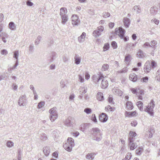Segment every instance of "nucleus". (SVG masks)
I'll list each match as a JSON object with an SVG mask.
<instances>
[{"label": "nucleus", "instance_id": "nucleus-59", "mask_svg": "<svg viewBox=\"0 0 160 160\" xmlns=\"http://www.w3.org/2000/svg\"><path fill=\"white\" fill-rule=\"evenodd\" d=\"M105 109L106 110H110L111 111L112 108L110 105H108L107 107H105Z\"/></svg>", "mask_w": 160, "mask_h": 160}, {"label": "nucleus", "instance_id": "nucleus-24", "mask_svg": "<svg viewBox=\"0 0 160 160\" xmlns=\"http://www.w3.org/2000/svg\"><path fill=\"white\" fill-rule=\"evenodd\" d=\"M97 99L99 101H102L104 99L103 94L101 92H98L97 95Z\"/></svg>", "mask_w": 160, "mask_h": 160}, {"label": "nucleus", "instance_id": "nucleus-36", "mask_svg": "<svg viewBox=\"0 0 160 160\" xmlns=\"http://www.w3.org/2000/svg\"><path fill=\"white\" fill-rule=\"evenodd\" d=\"M131 58V55L128 54L125 57V62H126L127 64H128L129 62H130Z\"/></svg>", "mask_w": 160, "mask_h": 160}, {"label": "nucleus", "instance_id": "nucleus-16", "mask_svg": "<svg viewBox=\"0 0 160 160\" xmlns=\"http://www.w3.org/2000/svg\"><path fill=\"white\" fill-rule=\"evenodd\" d=\"M93 80L95 82H98L99 81L101 80L102 78H103V76L102 75L99 76L98 77L95 75H93L92 77Z\"/></svg>", "mask_w": 160, "mask_h": 160}, {"label": "nucleus", "instance_id": "nucleus-41", "mask_svg": "<svg viewBox=\"0 0 160 160\" xmlns=\"http://www.w3.org/2000/svg\"><path fill=\"white\" fill-rule=\"evenodd\" d=\"M109 48V43H105L103 47V51H105Z\"/></svg>", "mask_w": 160, "mask_h": 160}, {"label": "nucleus", "instance_id": "nucleus-26", "mask_svg": "<svg viewBox=\"0 0 160 160\" xmlns=\"http://www.w3.org/2000/svg\"><path fill=\"white\" fill-rule=\"evenodd\" d=\"M75 63L77 65L79 64L81 62V58L78 55H75L74 57Z\"/></svg>", "mask_w": 160, "mask_h": 160}, {"label": "nucleus", "instance_id": "nucleus-8", "mask_svg": "<svg viewBox=\"0 0 160 160\" xmlns=\"http://www.w3.org/2000/svg\"><path fill=\"white\" fill-rule=\"evenodd\" d=\"M75 122V120L72 117H69L65 121V125L68 127H72Z\"/></svg>", "mask_w": 160, "mask_h": 160}, {"label": "nucleus", "instance_id": "nucleus-61", "mask_svg": "<svg viewBox=\"0 0 160 160\" xmlns=\"http://www.w3.org/2000/svg\"><path fill=\"white\" fill-rule=\"evenodd\" d=\"M144 94V92L142 90H140L139 92H137V93L136 94V95H143Z\"/></svg>", "mask_w": 160, "mask_h": 160}, {"label": "nucleus", "instance_id": "nucleus-7", "mask_svg": "<svg viewBox=\"0 0 160 160\" xmlns=\"http://www.w3.org/2000/svg\"><path fill=\"white\" fill-rule=\"evenodd\" d=\"M104 28L102 26H99L97 28V29L93 31L92 34L94 37H98L101 34V32L103 31Z\"/></svg>", "mask_w": 160, "mask_h": 160}, {"label": "nucleus", "instance_id": "nucleus-53", "mask_svg": "<svg viewBox=\"0 0 160 160\" xmlns=\"http://www.w3.org/2000/svg\"><path fill=\"white\" fill-rule=\"evenodd\" d=\"M148 79V78L147 77H145L142 78L141 79V81L143 82H147Z\"/></svg>", "mask_w": 160, "mask_h": 160}, {"label": "nucleus", "instance_id": "nucleus-27", "mask_svg": "<svg viewBox=\"0 0 160 160\" xmlns=\"http://www.w3.org/2000/svg\"><path fill=\"white\" fill-rule=\"evenodd\" d=\"M68 16L66 15L61 16L62 19V23L63 24H65L68 20Z\"/></svg>", "mask_w": 160, "mask_h": 160}, {"label": "nucleus", "instance_id": "nucleus-64", "mask_svg": "<svg viewBox=\"0 0 160 160\" xmlns=\"http://www.w3.org/2000/svg\"><path fill=\"white\" fill-rule=\"evenodd\" d=\"M68 59L69 58H68L65 57H63V62L65 63L68 61Z\"/></svg>", "mask_w": 160, "mask_h": 160}, {"label": "nucleus", "instance_id": "nucleus-29", "mask_svg": "<svg viewBox=\"0 0 160 160\" xmlns=\"http://www.w3.org/2000/svg\"><path fill=\"white\" fill-rule=\"evenodd\" d=\"M95 155V153H89L86 155V158L87 159L91 158L92 160L94 159Z\"/></svg>", "mask_w": 160, "mask_h": 160}, {"label": "nucleus", "instance_id": "nucleus-45", "mask_svg": "<svg viewBox=\"0 0 160 160\" xmlns=\"http://www.w3.org/2000/svg\"><path fill=\"white\" fill-rule=\"evenodd\" d=\"M41 138L42 140L45 141L47 139V137L45 133H43L41 135Z\"/></svg>", "mask_w": 160, "mask_h": 160}, {"label": "nucleus", "instance_id": "nucleus-47", "mask_svg": "<svg viewBox=\"0 0 160 160\" xmlns=\"http://www.w3.org/2000/svg\"><path fill=\"white\" fill-rule=\"evenodd\" d=\"M157 65L156 63L154 61L152 60L151 63V66L152 68H155Z\"/></svg>", "mask_w": 160, "mask_h": 160}, {"label": "nucleus", "instance_id": "nucleus-32", "mask_svg": "<svg viewBox=\"0 0 160 160\" xmlns=\"http://www.w3.org/2000/svg\"><path fill=\"white\" fill-rule=\"evenodd\" d=\"M9 27L10 29L12 30H15L16 28V26L14 23L13 22H9Z\"/></svg>", "mask_w": 160, "mask_h": 160}, {"label": "nucleus", "instance_id": "nucleus-4", "mask_svg": "<svg viewBox=\"0 0 160 160\" xmlns=\"http://www.w3.org/2000/svg\"><path fill=\"white\" fill-rule=\"evenodd\" d=\"M74 144V140L71 138H68L67 142L63 145V147L67 151L70 152L71 151L72 146Z\"/></svg>", "mask_w": 160, "mask_h": 160}, {"label": "nucleus", "instance_id": "nucleus-31", "mask_svg": "<svg viewBox=\"0 0 160 160\" xmlns=\"http://www.w3.org/2000/svg\"><path fill=\"white\" fill-rule=\"evenodd\" d=\"M129 146H130V149L131 150H133L137 147V145L136 143H129Z\"/></svg>", "mask_w": 160, "mask_h": 160}, {"label": "nucleus", "instance_id": "nucleus-63", "mask_svg": "<svg viewBox=\"0 0 160 160\" xmlns=\"http://www.w3.org/2000/svg\"><path fill=\"white\" fill-rule=\"evenodd\" d=\"M4 16L2 13H0V22L3 20Z\"/></svg>", "mask_w": 160, "mask_h": 160}, {"label": "nucleus", "instance_id": "nucleus-40", "mask_svg": "<svg viewBox=\"0 0 160 160\" xmlns=\"http://www.w3.org/2000/svg\"><path fill=\"white\" fill-rule=\"evenodd\" d=\"M84 112L87 114H89L92 112V110L89 108H86L84 110Z\"/></svg>", "mask_w": 160, "mask_h": 160}, {"label": "nucleus", "instance_id": "nucleus-5", "mask_svg": "<svg viewBox=\"0 0 160 160\" xmlns=\"http://www.w3.org/2000/svg\"><path fill=\"white\" fill-rule=\"evenodd\" d=\"M56 108L54 107L49 110V112L50 113V118L52 122L54 121L58 118V113L56 111Z\"/></svg>", "mask_w": 160, "mask_h": 160}, {"label": "nucleus", "instance_id": "nucleus-57", "mask_svg": "<svg viewBox=\"0 0 160 160\" xmlns=\"http://www.w3.org/2000/svg\"><path fill=\"white\" fill-rule=\"evenodd\" d=\"M113 100V98L110 95L108 98V101L110 103L112 102Z\"/></svg>", "mask_w": 160, "mask_h": 160}, {"label": "nucleus", "instance_id": "nucleus-2", "mask_svg": "<svg viewBox=\"0 0 160 160\" xmlns=\"http://www.w3.org/2000/svg\"><path fill=\"white\" fill-rule=\"evenodd\" d=\"M92 131H93L92 133V139L98 142L100 141L102 138L100 130L98 128H93L92 129Z\"/></svg>", "mask_w": 160, "mask_h": 160}, {"label": "nucleus", "instance_id": "nucleus-11", "mask_svg": "<svg viewBox=\"0 0 160 160\" xmlns=\"http://www.w3.org/2000/svg\"><path fill=\"white\" fill-rule=\"evenodd\" d=\"M137 134L135 132L130 131L128 138V141L130 143H132L133 141V138L136 136Z\"/></svg>", "mask_w": 160, "mask_h": 160}, {"label": "nucleus", "instance_id": "nucleus-23", "mask_svg": "<svg viewBox=\"0 0 160 160\" xmlns=\"http://www.w3.org/2000/svg\"><path fill=\"white\" fill-rule=\"evenodd\" d=\"M108 82L107 80L103 79L102 80L101 84V87L102 88H107L108 86Z\"/></svg>", "mask_w": 160, "mask_h": 160}, {"label": "nucleus", "instance_id": "nucleus-49", "mask_svg": "<svg viewBox=\"0 0 160 160\" xmlns=\"http://www.w3.org/2000/svg\"><path fill=\"white\" fill-rule=\"evenodd\" d=\"M110 16V14L109 12H104L103 13V17L104 18L108 17Z\"/></svg>", "mask_w": 160, "mask_h": 160}, {"label": "nucleus", "instance_id": "nucleus-18", "mask_svg": "<svg viewBox=\"0 0 160 160\" xmlns=\"http://www.w3.org/2000/svg\"><path fill=\"white\" fill-rule=\"evenodd\" d=\"M57 54L55 52H53L52 53L51 56L49 58H50L48 59V61L50 62H53L55 59L57 57Z\"/></svg>", "mask_w": 160, "mask_h": 160}, {"label": "nucleus", "instance_id": "nucleus-35", "mask_svg": "<svg viewBox=\"0 0 160 160\" xmlns=\"http://www.w3.org/2000/svg\"><path fill=\"white\" fill-rule=\"evenodd\" d=\"M22 151L21 149L19 148L18 150V160H21V156L22 155Z\"/></svg>", "mask_w": 160, "mask_h": 160}, {"label": "nucleus", "instance_id": "nucleus-22", "mask_svg": "<svg viewBox=\"0 0 160 160\" xmlns=\"http://www.w3.org/2000/svg\"><path fill=\"white\" fill-rule=\"evenodd\" d=\"M67 9L66 8H62L60 9V15L61 16L66 15Z\"/></svg>", "mask_w": 160, "mask_h": 160}, {"label": "nucleus", "instance_id": "nucleus-13", "mask_svg": "<svg viewBox=\"0 0 160 160\" xmlns=\"http://www.w3.org/2000/svg\"><path fill=\"white\" fill-rule=\"evenodd\" d=\"M72 24L73 25H78L80 22V21L78 19V16L76 15L75 16H72Z\"/></svg>", "mask_w": 160, "mask_h": 160}, {"label": "nucleus", "instance_id": "nucleus-28", "mask_svg": "<svg viewBox=\"0 0 160 160\" xmlns=\"http://www.w3.org/2000/svg\"><path fill=\"white\" fill-rule=\"evenodd\" d=\"M126 107L128 110H131L133 109V107L132 103L131 102L128 101L126 103Z\"/></svg>", "mask_w": 160, "mask_h": 160}, {"label": "nucleus", "instance_id": "nucleus-30", "mask_svg": "<svg viewBox=\"0 0 160 160\" xmlns=\"http://www.w3.org/2000/svg\"><path fill=\"white\" fill-rule=\"evenodd\" d=\"M136 104L140 111H142L143 110V104L142 102L140 101H138L137 102Z\"/></svg>", "mask_w": 160, "mask_h": 160}, {"label": "nucleus", "instance_id": "nucleus-50", "mask_svg": "<svg viewBox=\"0 0 160 160\" xmlns=\"http://www.w3.org/2000/svg\"><path fill=\"white\" fill-rule=\"evenodd\" d=\"M2 41L4 42V43H5L6 42H7V40H6V38H7L8 37V36H7V35L6 34H5L4 35H2Z\"/></svg>", "mask_w": 160, "mask_h": 160}, {"label": "nucleus", "instance_id": "nucleus-10", "mask_svg": "<svg viewBox=\"0 0 160 160\" xmlns=\"http://www.w3.org/2000/svg\"><path fill=\"white\" fill-rule=\"evenodd\" d=\"M151 68L150 61H148L145 63L143 69L144 71L146 73H148L151 71Z\"/></svg>", "mask_w": 160, "mask_h": 160}, {"label": "nucleus", "instance_id": "nucleus-55", "mask_svg": "<svg viewBox=\"0 0 160 160\" xmlns=\"http://www.w3.org/2000/svg\"><path fill=\"white\" fill-rule=\"evenodd\" d=\"M127 72L126 68H124L121 71H118V73H123L124 72Z\"/></svg>", "mask_w": 160, "mask_h": 160}, {"label": "nucleus", "instance_id": "nucleus-21", "mask_svg": "<svg viewBox=\"0 0 160 160\" xmlns=\"http://www.w3.org/2000/svg\"><path fill=\"white\" fill-rule=\"evenodd\" d=\"M43 152L45 156H47L50 152L49 148L48 147H45L43 148Z\"/></svg>", "mask_w": 160, "mask_h": 160}, {"label": "nucleus", "instance_id": "nucleus-51", "mask_svg": "<svg viewBox=\"0 0 160 160\" xmlns=\"http://www.w3.org/2000/svg\"><path fill=\"white\" fill-rule=\"evenodd\" d=\"M92 120L95 122H97V121L96 117L94 114H92Z\"/></svg>", "mask_w": 160, "mask_h": 160}, {"label": "nucleus", "instance_id": "nucleus-38", "mask_svg": "<svg viewBox=\"0 0 160 160\" xmlns=\"http://www.w3.org/2000/svg\"><path fill=\"white\" fill-rule=\"evenodd\" d=\"M136 113V111L132 112H128L126 111V113L129 117H131L133 116Z\"/></svg>", "mask_w": 160, "mask_h": 160}, {"label": "nucleus", "instance_id": "nucleus-39", "mask_svg": "<svg viewBox=\"0 0 160 160\" xmlns=\"http://www.w3.org/2000/svg\"><path fill=\"white\" fill-rule=\"evenodd\" d=\"M156 7H151L150 9V12L152 15H154L156 14Z\"/></svg>", "mask_w": 160, "mask_h": 160}, {"label": "nucleus", "instance_id": "nucleus-19", "mask_svg": "<svg viewBox=\"0 0 160 160\" xmlns=\"http://www.w3.org/2000/svg\"><path fill=\"white\" fill-rule=\"evenodd\" d=\"M129 78L131 81L133 82H135L136 81L137 79V77L135 74L133 73L130 75Z\"/></svg>", "mask_w": 160, "mask_h": 160}, {"label": "nucleus", "instance_id": "nucleus-34", "mask_svg": "<svg viewBox=\"0 0 160 160\" xmlns=\"http://www.w3.org/2000/svg\"><path fill=\"white\" fill-rule=\"evenodd\" d=\"M142 150L143 148L142 147H139L136 150V153L138 155H140L142 154Z\"/></svg>", "mask_w": 160, "mask_h": 160}, {"label": "nucleus", "instance_id": "nucleus-15", "mask_svg": "<svg viewBox=\"0 0 160 160\" xmlns=\"http://www.w3.org/2000/svg\"><path fill=\"white\" fill-rule=\"evenodd\" d=\"M91 125L90 123H83L81 125V130L82 132L84 131L86 129L88 128Z\"/></svg>", "mask_w": 160, "mask_h": 160}, {"label": "nucleus", "instance_id": "nucleus-58", "mask_svg": "<svg viewBox=\"0 0 160 160\" xmlns=\"http://www.w3.org/2000/svg\"><path fill=\"white\" fill-rule=\"evenodd\" d=\"M137 124V122L136 121H133L131 123L132 126L135 127Z\"/></svg>", "mask_w": 160, "mask_h": 160}, {"label": "nucleus", "instance_id": "nucleus-60", "mask_svg": "<svg viewBox=\"0 0 160 160\" xmlns=\"http://www.w3.org/2000/svg\"><path fill=\"white\" fill-rule=\"evenodd\" d=\"M78 40L79 42H83L84 40V39H83V38L81 37L80 36L78 38Z\"/></svg>", "mask_w": 160, "mask_h": 160}, {"label": "nucleus", "instance_id": "nucleus-20", "mask_svg": "<svg viewBox=\"0 0 160 160\" xmlns=\"http://www.w3.org/2000/svg\"><path fill=\"white\" fill-rule=\"evenodd\" d=\"M137 55V57L140 58H143L145 57V54L142 51L139 49Z\"/></svg>", "mask_w": 160, "mask_h": 160}, {"label": "nucleus", "instance_id": "nucleus-43", "mask_svg": "<svg viewBox=\"0 0 160 160\" xmlns=\"http://www.w3.org/2000/svg\"><path fill=\"white\" fill-rule=\"evenodd\" d=\"M19 56V52L18 51H16L14 52L13 58L18 60V57Z\"/></svg>", "mask_w": 160, "mask_h": 160}, {"label": "nucleus", "instance_id": "nucleus-6", "mask_svg": "<svg viewBox=\"0 0 160 160\" xmlns=\"http://www.w3.org/2000/svg\"><path fill=\"white\" fill-rule=\"evenodd\" d=\"M154 106V101L153 100H152L151 102L148 104L146 108L145 109L144 111L148 112L152 116L153 114V108Z\"/></svg>", "mask_w": 160, "mask_h": 160}, {"label": "nucleus", "instance_id": "nucleus-54", "mask_svg": "<svg viewBox=\"0 0 160 160\" xmlns=\"http://www.w3.org/2000/svg\"><path fill=\"white\" fill-rule=\"evenodd\" d=\"M27 5L29 6H31L33 4V3L29 1H28L26 2Z\"/></svg>", "mask_w": 160, "mask_h": 160}, {"label": "nucleus", "instance_id": "nucleus-42", "mask_svg": "<svg viewBox=\"0 0 160 160\" xmlns=\"http://www.w3.org/2000/svg\"><path fill=\"white\" fill-rule=\"evenodd\" d=\"M41 38V37L40 36H38L37 37V39L35 42V44L36 45H38L39 43Z\"/></svg>", "mask_w": 160, "mask_h": 160}, {"label": "nucleus", "instance_id": "nucleus-3", "mask_svg": "<svg viewBox=\"0 0 160 160\" xmlns=\"http://www.w3.org/2000/svg\"><path fill=\"white\" fill-rule=\"evenodd\" d=\"M125 32V30L121 27L115 29V34L118 35L121 38L123 39L125 41H127L129 40V38L128 37H124Z\"/></svg>", "mask_w": 160, "mask_h": 160}, {"label": "nucleus", "instance_id": "nucleus-9", "mask_svg": "<svg viewBox=\"0 0 160 160\" xmlns=\"http://www.w3.org/2000/svg\"><path fill=\"white\" fill-rule=\"evenodd\" d=\"M26 98L25 95L20 96L18 101V103L20 106H24L26 104Z\"/></svg>", "mask_w": 160, "mask_h": 160}, {"label": "nucleus", "instance_id": "nucleus-33", "mask_svg": "<svg viewBox=\"0 0 160 160\" xmlns=\"http://www.w3.org/2000/svg\"><path fill=\"white\" fill-rule=\"evenodd\" d=\"M136 43H129L127 44L126 47L127 48H128L130 49H132L136 45Z\"/></svg>", "mask_w": 160, "mask_h": 160}, {"label": "nucleus", "instance_id": "nucleus-52", "mask_svg": "<svg viewBox=\"0 0 160 160\" xmlns=\"http://www.w3.org/2000/svg\"><path fill=\"white\" fill-rule=\"evenodd\" d=\"M132 155L131 154L130 152H128L126 155V159H130L131 158Z\"/></svg>", "mask_w": 160, "mask_h": 160}, {"label": "nucleus", "instance_id": "nucleus-48", "mask_svg": "<svg viewBox=\"0 0 160 160\" xmlns=\"http://www.w3.org/2000/svg\"><path fill=\"white\" fill-rule=\"evenodd\" d=\"M45 102H41L38 103V108H40L43 106L44 105Z\"/></svg>", "mask_w": 160, "mask_h": 160}, {"label": "nucleus", "instance_id": "nucleus-12", "mask_svg": "<svg viewBox=\"0 0 160 160\" xmlns=\"http://www.w3.org/2000/svg\"><path fill=\"white\" fill-rule=\"evenodd\" d=\"M108 119V117L107 115L104 113H102L99 116V119L102 122H105L107 121Z\"/></svg>", "mask_w": 160, "mask_h": 160}, {"label": "nucleus", "instance_id": "nucleus-17", "mask_svg": "<svg viewBox=\"0 0 160 160\" xmlns=\"http://www.w3.org/2000/svg\"><path fill=\"white\" fill-rule=\"evenodd\" d=\"M123 22L124 25L126 28L129 27L130 23V21L128 18H124L123 20Z\"/></svg>", "mask_w": 160, "mask_h": 160}, {"label": "nucleus", "instance_id": "nucleus-46", "mask_svg": "<svg viewBox=\"0 0 160 160\" xmlns=\"http://www.w3.org/2000/svg\"><path fill=\"white\" fill-rule=\"evenodd\" d=\"M111 45L114 49H116L117 48V44L115 41H113L112 42Z\"/></svg>", "mask_w": 160, "mask_h": 160}, {"label": "nucleus", "instance_id": "nucleus-1", "mask_svg": "<svg viewBox=\"0 0 160 160\" xmlns=\"http://www.w3.org/2000/svg\"><path fill=\"white\" fill-rule=\"evenodd\" d=\"M157 44V41L155 40L152 41L150 44L148 42H146L143 45L142 47L146 48H150L151 49L150 54L153 56L154 54V50L156 49L157 46H156Z\"/></svg>", "mask_w": 160, "mask_h": 160}, {"label": "nucleus", "instance_id": "nucleus-62", "mask_svg": "<svg viewBox=\"0 0 160 160\" xmlns=\"http://www.w3.org/2000/svg\"><path fill=\"white\" fill-rule=\"evenodd\" d=\"M131 91L133 94H137V90L134 88L131 89Z\"/></svg>", "mask_w": 160, "mask_h": 160}, {"label": "nucleus", "instance_id": "nucleus-14", "mask_svg": "<svg viewBox=\"0 0 160 160\" xmlns=\"http://www.w3.org/2000/svg\"><path fill=\"white\" fill-rule=\"evenodd\" d=\"M112 91L113 93L116 95L121 96L122 95V91L118 88L117 87H114L112 89Z\"/></svg>", "mask_w": 160, "mask_h": 160}, {"label": "nucleus", "instance_id": "nucleus-56", "mask_svg": "<svg viewBox=\"0 0 160 160\" xmlns=\"http://www.w3.org/2000/svg\"><path fill=\"white\" fill-rule=\"evenodd\" d=\"M1 53L2 54H3V55H4V54L6 55L8 53V52L5 49H3L1 51Z\"/></svg>", "mask_w": 160, "mask_h": 160}, {"label": "nucleus", "instance_id": "nucleus-44", "mask_svg": "<svg viewBox=\"0 0 160 160\" xmlns=\"http://www.w3.org/2000/svg\"><path fill=\"white\" fill-rule=\"evenodd\" d=\"M108 68L109 65L107 64H105L102 65V69L104 71H106L108 69Z\"/></svg>", "mask_w": 160, "mask_h": 160}, {"label": "nucleus", "instance_id": "nucleus-25", "mask_svg": "<svg viewBox=\"0 0 160 160\" xmlns=\"http://www.w3.org/2000/svg\"><path fill=\"white\" fill-rule=\"evenodd\" d=\"M79 94H83L87 92V88L81 87L79 89Z\"/></svg>", "mask_w": 160, "mask_h": 160}, {"label": "nucleus", "instance_id": "nucleus-37", "mask_svg": "<svg viewBox=\"0 0 160 160\" xmlns=\"http://www.w3.org/2000/svg\"><path fill=\"white\" fill-rule=\"evenodd\" d=\"M7 146L8 148H11L14 146V143L11 141H8L6 143Z\"/></svg>", "mask_w": 160, "mask_h": 160}]
</instances>
